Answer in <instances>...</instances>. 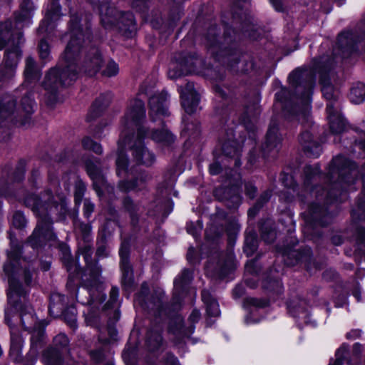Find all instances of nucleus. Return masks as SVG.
Here are the masks:
<instances>
[{"label": "nucleus", "instance_id": "nucleus-34", "mask_svg": "<svg viewBox=\"0 0 365 365\" xmlns=\"http://www.w3.org/2000/svg\"><path fill=\"white\" fill-rule=\"evenodd\" d=\"M232 255L230 254L227 256L226 259L224 260L223 262H222L221 261L218 262L217 267L216 268V274L219 277H223L232 267Z\"/></svg>", "mask_w": 365, "mask_h": 365}, {"label": "nucleus", "instance_id": "nucleus-2", "mask_svg": "<svg viewBox=\"0 0 365 365\" xmlns=\"http://www.w3.org/2000/svg\"><path fill=\"white\" fill-rule=\"evenodd\" d=\"M67 35L69 36V41L63 53L62 68L51 69L43 81V87L51 93L76 81L78 77L77 63L83 52L86 51V54L82 68L88 76L97 73L103 63L101 54L97 48L91 47L87 51L91 36L87 23L83 24L77 16H72Z\"/></svg>", "mask_w": 365, "mask_h": 365}, {"label": "nucleus", "instance_id": "nucleus-30", "mask_svg": "<svg viewBox=\"0 0 365 365\" xmlns=\"http://www.w3.org/2000/svg\"><path fill=\"white\" fill-rule=\"evenodd\" d=\"M320 82L322 84V91L324 98L329 101L328 103H333L331 100L336 99L338 95L331 84L329 79L324 76L321 77ZM332 105L334 106V104Z\"/></svg>", "mask_w": 365, "mask_h": 365}, {"label": "nucleus", "instance_id": "nucleus-47", "mask_svg": "<svg viewBox=\"0 0 365 365\" xmlns=\"http://www.w3.org/2000/svg\"><path fill=\"white\" fill-rule=\"evenodd\" d=\"M85 190L86 188L84 184H77V185L76 186L74 192V200L76 205H77L78 207L80 205L82 201Z\"/></svg>", "mask_w": 365, "mask_h": 365}, {"label": "nucleus", "instance_id": "nucleus-16", "mask_svg": "<svg viewBox=\"0 0 365 365\" xmlns=\"http://www.w3.org/2000/svg\"><path fill=\"white\" fill-rule=\"evenodd\" d=\"M180 97L182 106L185 113L192 114L196 112L200 98L192 83L189 82L184 87L180 88Z\"/></svg>", "mask_w": 365, "mask_h": 365}, {"label": "nucleus", "instance_id": "nucleus-58", "mask_svg": "<svg viewBox=\"0 0 365 365\" xmlns=\"http://www.w3.org/2000/svg\"><path fill=\"white\" fill-rule=\"evenodd\" d=\"M25 318H29V319H31V320L32 322H34V317H33L31 312H28V313H25V314L22 313L21 316V322L22 326L24 327L25 329H29L31 328V327L28 326L26 324Z\"/></svg>", "mask_w": 365, "mask_h": 365}, {"label": "nucleus", "instance_id": "nucleus-36", "mask_svg": "<svg viewBox=\"0 0 365 365\" xmlns=\"http://www.w3.org/2000/svg\"><path fill=\"white\" fill-rule=\"evenodd\" d=\"M82 146L84 149L91 150L98 155H101L103 153L101 145L93 141L89 137H85L82 139Z\"/></svg>", "mask_w": 365, "mask_h": 365}, {"label": "nucleus", "instance_id": "nucleus-26", "mask_svg": "<svg viewBox=\"0 0 365 365\" xmlns=\"http://www.w3.org/2000/svg\"><path fill=\"white\" fill-rule=\"evenodd\" d=\"M101 163L97 159H88L85 162V168L88 175L93 181H105L106 178L103 170L100 167Z\"/></svg>", "mask_w": 365, "mask_h": 365}, {"label": "nucleus", "instance_id": "nucleus-60", "mask_svg": "<svg viewBox=\"0 0 365 365\" xmlns=\"http://www.w3.org/2000/svg\"><path fill=\"white\" fill-rule=\"evenodd\" d=\"M148 0H134L133 2V7L138 11H142L146 7Z\"/></svg>", "mask_w": 365, "mask_h": 365}, {"label": "nucleus", "instance_id": "nucleus-61", "mask_svg": "<svg viewBox=\"0 0 365 365\" xmlns=\"http://www.w3.org/2000/svg\"><path fill=\"white\" fill-rule=\"evenodd\" d=\"M86 322L88 325L94 326L97 323V317L88 312L86 316Z\"/></svg>", "mask_w": 365, "mask_h": 365}, {"label": "nucleus", "instance_id": "nucleus-17", "mask_svg": "<svg viewBox=\"0 0 365 365\" xmlns=\"http://www.w3.org/2000/svg\"><path fill=\"white\" fill-rule=\"evenodd\" d=\"M281 140L282 138L278 135V128L274 123H272L268 129L263 147L264 155L270 154L272 157H274L279 151Z\"/></svg>", "mask_w": 365, "mask_h": 365}, {"label": "nucleus", "instance_id": "nucleus-39", "mask_svg": "<svg viewBox=\"0 0 365 365\" xmlns=\"http://www.w3.org/2000/svg\"><path fill=\"white\" fill-rule=\"evenodd\" d=\"M349 354V346L342 345L336 353V359L331 361L329 365H342L343 361L346 360V356Z\"/></svg>", "mask_w": 365, "mask_h": 365}, {"label": "nucleus", "instance_id": "nucleus-42", "mask_svg": "<svg viewBox=\"0 0 365 365\" xmlns=\"http://www.w3.org/2000/svg\"><path fill=\"white\" fill-rule=\"evenodd\" d=\"M285 263L289 266H293L298 262L302 260V256L300 252L297 250L291 251L288 255L287 257L284 259Z\"/></svg>", "mask_w": 365, "mask_h": 365}, {"label": "nucleus", "instance_id": "nucleus-5", "mask_svg": "<svg viewBox=\"0 0 365 365\" xmlns=\"http://www.w3.org/2000/svg\"><path fill=\"white\" fill-rule=\"evenodd\" d=\"M34 10V6L31 0H23L20 11L15 16L16 26H13L10 20L0 23V50L6 46H8L5 56V77L13 75L21 56V46L24 40L20 29L31 24Z\"/></svg>", "mask_w": 365, "mask_h": 365}, {"label": "nucleus", "instance_id": "nucleus-37", "mask_svg": "<svg viewBox=\"0 0 365 365\" xmlns=\"http://www.w3.org/2000/svg\"><path fill=\"white\" fill-rule=\"evenodd\" d=\"M182 173L180 165H175L169 168L164 174L165 181L167 182H175L178 180V176Z\"/></svg>", "mask_w": 365, "mask_h": 365}, {"label": "nucleus", "instance_id": "nucleus-7", "mask_svg": "<svg viewBox=\"0 0 365 365\" xmlns=\"http://www.w3.org/2000/svg\"><path fill=\"white\" fill-rule=\"evenodd\" d=\"M356 173L355 165L342 155H338L333 158L328 167V171L326 174H322L319 171L318 165H306L302 174V180L304 182H309L313 180H327L331 182H341L345 180V182H349V175Z\"/></svg>", "mask_w": 365, "mask_h": 365}, {"label": "nucleus", "instance_id": "nucleus-43", "mask_svg": "<svg viewBox=\"0 0 365 365\" xmlns=\"http://www.w3.org/2000/svg\"><path fill=\"white\" fill-rule=\"evenodd\" d=\"M110 98L109 95H102L97 98L93 104V110H101L103 108L108 106Z\"/></svg>", "mask_w": 365, "mask_h": 365}, {"label": "nucleus", "instance_id": "nucleus-54", "mask_svg": "<svg viewBox=\"0 0 365 365\" xmlns=\"http://www.w3.org/2000/svg\"><path fill=\"white\" fill-rule=\"evenodd\" d=\"M358 209L365 213V184H364L361 194L357 202Z\"/></svg>", "mask_w": 365, "mask_h": 365}, {"label": "nucleus", "instance_id": "nucleus-48", "mask_svg": "<svg viewBox=\"0 0 365 365\" xmlns=\"http://www.w3.org/2000/svg\"><path fill=\"white\" fill-rule=\"evenodd\" d=\"M11 250L8 253V257L10 260L16 261L21 255V246L14 245V242H11Z\"/></svg>", "mask_w": 365, "mask_h": 365}, {"label": "nucleus", "instance_id": "nucleus-49", "mask_svg": "<svg viewBox=\"0 0 365 365\" xmlns=\"http://www.w3.org/2000/svg\"><path fill=\"white\" fill-rule=\"evenodd\" d=\"M278 180L279 182H288L294 180L292 170L290 168H287L282 171L279 175Z\"/></svg>", "mask_w": 365, "mask_h": 365}, {"label": "nucleus", "instance_id": "nucleus-44", "mask_svg": "<svg viewBox=\"0 0 365 365\" xmlns=\"http://www.w3.org/2000/svg\"><path fill=\"white\" fill-rule=\"evenodd\" d=\"M119 68L118 64L114 61H110L106 66L105 70L103 71V76L111 77L115 76L118 73Z\"/></svg>", "mask_w": 365, "mask_h": 365}, {"label": "nucleus", "instance_id": "nucleus-52", "mask_svg": "<svg viewBox=\"0 0 365 365\" xmlns=\"http://www.w3.org/2000/svg\"><path fill=\"white\" fill-rule=\"evenodd\" d=\"M94 210V205L88 200H85L83 203V215L85 217L89 218Z\"/></svg>", "mask_w": 365, "mask_h": 365}, {"label": "nucleus", "instance_id": "nucleus-18", "mask_svg": "<svg viewBox=\"0 0 365 365\" xmlns=\"http://www.w3.org/2000/svg\"><path fill=\"white\" fill-rule=\"evenodd\" d=\"M210 50L212 54L215 55V56L220 61V58L222 56L223 58H227L229 64H230L231 67H233V64L230 63V61H235V62L237 59V54L235 51L232 48H229L226 47H223L222 45L220 44L218 41H216L215 37H213V39L207 38Z\"/></svg>", "mask_w": 365, "mask_h": 365}, {"label": "nucleus", "instance_id": "nucleus-10", "mask_svg": "<svg viewBox=\"0 0 365 365\" xmlns=\"http://www.w3.org/2000/svg\"><path fill=\"white\" fill-rule=\"evenodd\" d=\"M78 252L82 255L86 262V269L81 277L89 292L90 299L86 303L92 304L95 302L93 292L96 290L98 294L101 292L102 284L100 281L101 269L97 262H93L92 259L93 248L91 244L86 243L80 245Z\"/></svg>", "mask_w": 365, "mask_h": 365}, {"label": "nucleus", "instance_id": "nucleus-15", "mask_svg": "<svg viewBox=\"0 0 365 365\" xmlns=\"http://www.w3.org/2000/svg\"><path fill=\"white\" fill-rule=\"evenodd\" d=\"M200 312L197 309H194L188 317V327H185L182 319L178 317L175 319V324L170 326V331L180 338L188 337L194 332L195 324L200 320Z\"/></svg>", "mask_w": 365, "mask_h": 365}, {"label": "nucleus", "instance_id": "nucleus-51", "mask_svg": "<svg viewBox=\"0 0 365 365\" xmlns=\"http://www.w3.org/2000/svg\"><path fill=\"white\" fill-rule=\"evenodd\" d=\"M79 232L82 234L83 238L86 240L91 234V226L90 224H86L83 222H80L77 227Z\"/></svg>", "mask_w": 365, "mask_h": 365}, {"label": "nucleus", "instance_id": "nucleus-27", "mask_svg": "<svg viewBox=\"0 0 365 365\" xmlns=\"http://www.w3.org/2000/svg\"><path fill=\"white\" fill-rule=\"evenodd\" d=\"M202 300L206 307V312L208 316L217 317L220 315V311L217 302L212 298L211 294L207 290H202Z\"/></svg>", "mask_w": 365, "mask_h": 365}, {"label": "nucleus", "instance_id": "nucleus-29", "mask_svg": "<svg viewBox=\"0 0 365 365\" xmlns=\"http://www.w3.org/2000/svg\"><path fill=\"white\" fill-rule=\"evenodd\" d=\"M192 279V272L187 269H183L181 274L175 280V289L179 292L184 291Z\"/></svg>", "mask_w": 365, "mask_h": 365}, {"label": "nucleus", "instance_id": "nucleus-62", "mask_svg": "<svg viewBox=\"0 0 365 365\" xmlns=\"http://www.w3.org/2000/svg\"><path fill=\"white\" fill-rule=\"evenodd\" d=\"M91 356L96 362H100L103 359V354L101 350H95L91 351Z\"/></svg>", "mask_w": 365, "mask_h": 365}, {"label": "nucleus", "instance_id": "nucleus-28", "mask_svg": "<svg viewBox=\"0 0 365 365\" xmlns=\"http://www.w3.org/2000/svg\"><path fill=\"white\" fill-rule=\"evenodd\" d=\"M24 76L26 82H36L39 80L41 74L36 68L35 61L31 57L26 59Z\"/></svg>", "mask_w": 365, "mask_h": 365}, {"label": "nucleus", "instance_id": "nucleus-32", "mask_svg": "<svg viewBox=\"0 0 365 365\" xmlns=\"http://www.w3.org/2000/svg\"><path fill=\"white\" fill-rule=\"evenodd\" d=\"M23 346L22 337L15 333L12 329L11 330V347L10 353L16 356H19Z\"/></svg>", "mask_w": 365, "mask_h": 365}, {"label": "nucleus", "instance_id": "nucleus-22", "mask_svg": "<svg viewBox=\"0 0 365 365\" xmlns=\"http://www.w3.org/2000/svg\"><path fill=\"white\" fill-rule=\"evenodd\" d=\"M148 135H149L151 140L155 143L163 147H169L175 142V136L165 127L160 129L153 128L151 132H149L147 128Z\"/></svg>", "mask_w": 365, "mask_h": 365}, {"label": "nucleus", "instance_id": "nucleus-38", "mask_svg": "<svg viewBox=\"0 0 365 365\" xmlns=\"http://www.w3.org/2000/svg\"><path fill=\"white\" fill-rule=\"evenodd\" d=\"M327 202L343 201L346 197V193L341 192L336 187H331L326 192Z\"/></svg>", "mask_w": 365, "mask_h": 365}, {"label": "nucleus", "instance_id": "nucleus-64", "mask_svg": "<svg viewBox=\"0 0 365 365\" xmlns=\"http://www.w3.org/2000/svg\"><path fill=\"white\" fill-rule=\"evenodd\" d=\"M244 288L241 285L236 286L232 291V294L235 298H239L244 294Z\"/></svg>", "mask_w": 365, "mask_h": 365}, {"label": "nucleus", "instance_id": "nucleus-12", "mask_svg": "<svg viewBox=\"0 0 365 365\" xmlns=\"http://www.w3.org/2000/svg\"><path fill=\"white\" fill-rule=\"evenodd\" d=\"M204 62L197 56H188L184 57L168 71L170 78H177L182 75L188 73H202Z\"/></svg>", "mask_w": 365, "mask_h": 365}, {"label": "nucleus", "instance_id": "nucleus-59", "mask_svg": "<svg viewBox=\"0 0 365 365\" xmlns=\"http://www.w3.org/2000/svg\"><path fill=\"white\" fill-rule=\"evenodd\" d=\"M165 364L166 365H179L178 360L177 357H175L172 354H167L165 357Z\"/></svg>", "mask_w": 365, "mask_h": 365}, {"label": "nucleus", "instance_id": "nucleus-46", "mask_svg": "<svg viewBox=\"0 0 365 365\" xmlns=\"http://www.w3.org/2000/svg\"><path fill=\"white\" fill-rule=\"evenodd\" d=\"M26 223V218L22 212H16L13 215V225L16 228H22Z\"/></svg>", "mask_w": 365, "mask_h": 365}, {"label": "nucleus", "instance_id": "nucleus-14", "mask_svg": "<svg viewBox=\"0 0 365 365\" xmlns=\"http://www.w3.org/2000/svg\"><path fill=\"white\" fill-rule=\"evenodd\" d=\"M168 98V96L165 92L153 95L149 98V115L152 121L159 120L163 124L162 118L169 115Z\"/></svg>", "mask_w": 365, "mask_h": 365}, {"label": "nucleus", "instance_id": "nucleus-40", "mask_svg": "<svg viewBox=\"0 0 365 365\" xmlns=\"http://www.w3.org/2000/svg\"><path fill=\"white\" fill-rule=\"evenodd\" d=\"M257 239L255 235L247 236L245 242L244 252L247 256L252 255L257 250Z\"/></svg>", "mask_w": 365, "mask_h": 365}, {"label": "nucleus", "instance_id": "nucleus-53", "mask_svg": "<svg viewBox=\"0 0 365 365\" xmlns=\"http://www.w3.org/2000/svg\"><path fill=\"white\" fill-rule=\"evenodd\" d=\"M256 122L255 118L251 119L250 117L244 118L242 123L244 125L245 129L249 131H253L255 129V123Z\"/></svg>", "mask_w": 365, "mask_h": 365}, {"label": "nucleus", "instance_id": "nucleus-25", "mask_svg": "<svg viewBox=\"0 0 365 365\" xmlns=\"http://www.w3.org/2000/svg\"><path fill=\"white\" fill-rule=\"evenodd\" d=\"M11 269L12 265L11 263L6 264L4 266V271L9 277V289L8 292V297L9 300L11 299V297L14 294L18 297H24L26 295V291L22 287L20 282L11 276Z\"/></svg>", "mask_w": 365, "mask_h": 365}, {"label": "nucleus", "instance_id": "nucleus-57", "mask_svg": "<svg viewBox=\"0 0 365 365\" xmlns=\"http://www.w3.org/2000/svg\"><path fill=\"white\" fill-rule=\"evenodd\" d=\"M109 250L106 245L98 246L96 250L98 257H106L108 256Z\"/></svg>", "mask_w": 365, "mask_h": 365}, {"label": "nucleus", "instance_id": "nucleus-55", "mask_svg": "<svg viewBox=\"0 0 365 365\" xmlns=\"http://www.w3.org/2000/svg\"><path fill=\"white\" fill-rule=\"evenodd\" d=\"M262 238L265 242L272 243L276 238V233L274 230H270L267 233L262 231Z\"/></svg>", "mask_w": 365, "mask_h": 365}, {"label": "nucleus", "instance_id": "nucleus-23", "mask_svg": "<svg viewBox=\"0 0 365 365\" xmlns=\"http://www.w3.org/2000/svg\"><path fill=\"white\" fill-rule=\"evenodd\" d=\"M130 243L128 240H123L119 250L120 257V269L123 279L130 281L132 277V268L129 262Z\"/></svg>", "mask_w": 365, "mask_h": 365}, {"label": "nucleus", "instance_id": "nucleus-63", "mask_svg": "<svg viewBox=\"0 0 365 365\" xmlns=\"http://www.w3.org/2000/svg\"><path fill=\"white\" fill-rule=\"evenodd\" d=\"M361 331L359 329H353L346 334L348 339L354 340L361 336Z\"/></svg>", "mask_w": 365, "mask_h": 365}, {"label": "nucleus", "instance_id": "nucleus-31", "mask_svg": "<svg viewBox=\"0 0 365 365\" xmlns=\"http://www.w3.org/2000/svg\"><path fill=\"white\" fill-rule=\"evenodd\" d=\"M350 100L355 104L362 103L365 99V85L362 83H357L354 85L349 94Z\"/></svg>", "mask_w": 365, "mask_h": 365}, {"label": "nucleus", "instance_id": "nucleus-35", "mask_svg": "<svg viewBox=\"0 0 365 365\" xmlns=\"http://www.w3.org/2000/svg\"><path fill=\"white\" fill-rule=\"evenodd\" d=\"M45 337V331L43 329H39L33 333L31 336V350L34 354H36L38 347L43 344Z\"/></svg>", "mask_w": 365, "mask_h": 365}, {"label": "nucleus", "instance_id": "nucleus-4", "mask_svg": "<svg viewBox=\"0 0 365 365\" xmlns=\"http://www.w3.org/2000/svg\"><path fill=\"white\" fill-rule=\"evenodd\" d=\"M315 74L310 69H297L289 76L291 91L282 89L276 94L285 110L297 115L299 120L309 121L311 96L315 84Z\"/></svg>", "mask_w": 365, "mask_h": 365}, {"label": "nucleus", "instance_id": "nucleus-20", "mask_svg": "<svg viewBox=\"0 0 365 365\" xmlns=\"http://www.w3.org/2000/svg\"><path fill=\"white\" fill-rule=\"evenodd\" d=\"M299 143L304 150L311 157L317 158L322 152V147L319 143L314 140L309 131H304L299 136Z\"/></svg>", "mask_w": 365, "mask_h": 365}, {"label": "nucleus", "instance_id": "nucleus-19", "mask_svg": "<svg viewBox=\"0 0 365 365\" xmlns=\"http://www.w3.org/2000/svg\"><path fill=\"white\" fill-rule=\"evenodd\" d=\"M64 299V296L60 294H55L51 297V302L50 305V311L52 309L56 308L59 311L62 312L64 320L71 327L76 326V310L74 307H71L66 310H63V304H56L54 301L60 302Z\"/></svg>", "mask_w": 365, "mask_h": 365}, {"label": "nucleus", "instance_id": "nucleus-24", "mask_svg": "<svg viewBox=\"0 0 365 365\" xmlns=\"http://www.w3.org/2000/svg\"><path fill=\"white\" fill-rule=\"evenodd\" d=\"M51 3L48 4L45 19L40 26V29L43 30L44 24H46L45 30L48 27H52L53 23L56 21L61 16V8L58 0H50Z\"/></svg>", "mask_w": 365, "mask_h": 365}, {"label": "nucleus", "instance_id": "nucleus-6", "mask_svg": "<svg viewBox=\"0 0 365 365\" xmlns=\"http://www.w3.org/2000/svg\"><path fill=\"white\" fill-rule=\"evenodd\" d=\"M234 137L232 129L227 133V139L222 146V155L218 156L210 165L209 172L211 175H218L222 169L226 170V175L230 180L238 182L241 180L240 174L233 170L232 166L238 168L240 165L241 146L232 138Z\"/></svg>", "mask_w": 365, "mask_h": 365}, {"label": "nucleus", "instance_id": "nucleus-1", "mask_svg": "<svg viewBox=\"0 0 365 365\" xmlns=\"http://www.w3.org/2000/svg\"><path fill=\"white\" fill-rule=\"evenodd\" d=\"M145 119V109L143 100L131 101L120 122V136L118 141V152L115 160L116 173L124 181L138 182L150 180L145 173H137L128 168L129 158L123 149L128 147L131 151L133 160L139 165L151 166L155 162V155L144 143L148 131L140 124Z\"/></svg>", "mask_w": 365, "mask_h": 365}, {"label": "nucleus", "instance_id": "nucleus-9", "mask_svg": "<svg viewBox=\"0 0 365 365\" xmlns=\"http://www.w3.org/2000/svg\"><path fill=\"white\" fill-rule=\"evenodd\" d=\"M99 10L101 23L104 27L115 26L126 37H130L135 34L136 26L132 13H123L107 4H101Z\"/></svg>", "mask_w": 365, "mask_h": 365}, {"label": "nucleus", "instance_id": "nucleus-45", "mask_svg": "<svg viewBox=\"0 0 365 365\" xmlns=\"http://www.w3.org/2000/svg\"><path fill=\"white\" fill-rule=\"evenodd\" d=\"M39 56L43 60L47 61L49 59V46L48 43L41 40L38 45Z\"/></svg>", "mask_w": 365, "mask_h": 365}, {"label": "nucleus", "instance_id": "nucleus-56", "mask_svg": "<svg viewBox=\"0 0 365 365\" xmlns=\"http://www.w3.org/2000/svg\"><path fill=\"white\" fill-rule=\"evenodd\" d=\"M245 192L246 195L251 199H253L257 192V188L254 186L253 184H245Z\"/></svg>", "mask_w": 365, "mask_h": 365}, {"label": "nucleus", "instance_id": "nucleus-41", "mask_svg": "<svg viewBox=\"0 0 365 365\" xmlns=\"http://www.w3.org/2000/svg\"><path fill=\"white\" fill-rule=\"evenodd\" d=\"M25 165V162L23 160L19 163L15 171L12 173V177L10 179L11 180L20 182L24 180Z\"/></svg>", "mask_w": 365, "mask_h": 365}, {"label": "nucleus", "instance_id": "nucleus-21", "mask_svg": "<svg viewBox=\"0 0 365 365\" xmlns=\"http://www.w3.org/2000/svg\"><path fill=\"white\" fill-rule=\"evenodd\" d=\"M327 113L331 132L334 133H341L345 128V120L331 103H327Z\"/></svg>", "mask_w": 365, "mask_h": 365}, {"label": "nucleus", "instance_id": "nucleus-13", "mask_svg": "<svg viewBox=\"0 0 365 365\" xmlns=\"http://www.w3.org/2000/svg\"><path fill=\"white\" fill-rule=\"evenodd\" d=\"M69 340L64 334L56 335L53 340V345L44 351L43 361L45 365H58L61 357L68 351Z\"/></svg>", "mask_w": 365, "mask_h": 365}, {"label": "nucleus", "instance_id": "nucleus-50", "mask_svg": "<svg viewBox=\"0 0 365 365\" xmlns=\"http://www.w3.org/2000/svg\"><path fill=\"white\" fill-rule=\"evenodd\" d=\"M118 295V289L117 287H112L110 292V299L106 306L107 307H112L117 302Z\"/></svg>", "mask_w": 365, "mask_h": 365}, {"label": "nucleus", "instance_id": "nucleus-3", "mask_svg": "<svg viewBox=\"0 0 365 365\" xmlns=\"http://www.w3.org/2000/svg\"><path fill=\"white\" fill-rule=\"evenodd\" d=\"M24 203L38 217L37 225L29 238L31 246L37 247L46 240H53L51 216L61 218L66 215L67 203L65 197H54L48 191L41 195L31 193L26 195Z\"/></svg>", "mask_w": 365, "mask_h": 365}, {"label": "nucleus", "instance_id": "nucleus-8", "mask_svg": "<svg viewBox=\"0 0 365 365\" xmlns=\"http://www.w3.org/2000/svg\"><path fill=\"white\" fill-rule=\"evenodd\" d=\"M36 104L29 93L23 97L19 108L16 110V100L11 95L6 94L0 98V119L2 121L19 120L21 125L30 124L31 116Z\"/></svg>", "mask_w": 365, "mask_h": 365}, {"label": "nucleus", "instance_id": "nucleus-33", "mask_svg": "<svg viewBox=\"0 0 365 365\" xmlns=\"http://www.w3.org/2000/svg\"><path fill=\"white\" fill-rule=\"evenodd\" d=\"M163 341L161 332L160 331H149L148 333L147 343L150 350L158 349Z\"/></svg>", "mask_w": 365, "mask_h": 365}, {"label": "nucleus", "instance_id": "nucleus-11", "mask_svg": "<svg viewBox=\"0 0 365 365\" xmlns=\"http://www.w3.org/2000/svg\"><path fill=\"white\" fill-rule=\"evenodd\" d=\"M332 219V216L327 211V208L312 203L305 217V226L304 232L312 235V230L318 225L324 227L329 225Z\"/></svg>", "mask_w": 365, "mask_h": 365}]
</instances>
